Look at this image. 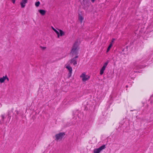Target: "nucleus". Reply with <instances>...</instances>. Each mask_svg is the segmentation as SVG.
<instances>
[{
    "label": "nucleus",
    "instance_id": "nucleus-1",
    "mask_svg": "<svg viewBox=\"0 0 153 153\" xmlns=\"http://www.w3.org/2000/svg\"><path fill=\"white\" fill-rule=\"evenodd\" d=\"M79 43L78 42H76L74 43L72 49L71 54L73 55L77 54V52L79 49L78 47Z\"/></svg>",
    "mask_w": 153,
    "mask_h": 153
},
{
    "label": "nucleus",
    "instance_id": "nucleus-2",
    "mask_svg": "<svg viewBox=\"0 0 153 153\" xmlns=\"http://www.w3.org/2000/svg\"><path fill=\"white\" fill-rule=\"evenodd\" d=\"M80 77L82 78V81L83 82H85L88 80L90 77V76L88 75H87L85 72L82 73Z\"/></svg>",
    "mask_w": 153,
    "mask_h": 153
},
{
    "label": "nucleus",
    "instance_id": "nucleus-3",
    "mask_svg": "<svg viewBox=\"0 0 153 153\" xmlns=\"http://www.w3.org/2000/svg\"><path fill=\"white\" fill-rule=\"evenodd\" d=\"M65 67L69 71V73L68 74V78H69L71 76V74L72 71V67H71L69 64H66L65 65Z\"/></svg>",
    "mask_w": 153,
    "mask_h": 153
},
{
    "label": "nucleus",
    "instance_id": "nucleus-4",
    "mask_svg": "<svg viewBox=\"0 0 153 153\" xmlns=\"http://www.w3.org/2000/svg\"><path fill=\"white\" fill-rule=\"evenodd\" d=\"M65 133L63 132L60 133L56 135V140H61L63 137L65 135Z\"/></svg>",
    "mask_w": 153,
    "mask_h": 153
},
{
    "label": "nucleus",
    "instance_id": "nucleus-5",
    "mask_svg": "<svg viewBox=\"0 0 153 153\" xmlns=\"http://www.w3.org/2000/svg\"><path fill=\"white\" fill-rule=\"evenodd\" d=\"M108 64V62H107L104 63L103 66L100 69V75H102L103 74L104 71L105 70Z\"/></svg>",
    "mask_w": 153,
    "mask_h": 153
},
{
    "label": "nucleus",
    "instance_id": "nucleus-6",
    "mask_svg": "<svg viewBox=\"0 0 153 153\" xmlns=\"http://www.w3.org/2000/svg\"><path fill=\"white\" fill-rule=\"evenodd\" d=\"M105 148V145L102 146L98 148L95 149L94 150V153H100L102 150L104 149Z\"/></svg>",
    "mask_w": 153,
    "mask_h": 153
},
{
    "label": "nucleus",
    "instance_id": "nucleus-7",
    "mask_svg": "<svg viewBox=\"0 0 153 153\" xmlns=\"http://www.w3.org/2000/svg\"><path fill=\"white\" fill-rule=\"evenodd\" d=\"M78 57V56H76L75 57L73 58L70 61V63L73 64L74 65L77 64V61L76 58Z\"/></svg>",
    "mask_w": 153,
    "mask_h": 153
},
{
    "label": "nucleus",
    "instance_id": "nucleus-8",
    "mask_svg": "<svg viewBox=\"0 0 153 153\" xmlns=\"http://www.w3.org/2000/svg\"><path fill=\"white\" fill-rule=\"evenodd\" d=\"M28 0H22L20 4L22 8H24L25 6V4L27 2Z\"/></svg>",
    "mask_w": 153,
    "mask_h": 153
},
{
    "label": "nucleus",
    "instance_id": "nucleus-9",
    "mask_svg": "<svg viewBox=\"0 0 153 153\" xmlns=\"http://www.w3.org/2000/svg\"><path fill=\"white\" fill-rule=\"evenodd\" d=\"M38 11L42 16L44 15L46 13V11L44 10H39Z\"/></svg>",
    "mask_w": 153,
    "mask_h": 153
},
{
    "label": "nucleus",
    "instance_id": "nucleus-10",
    "mask_svg": "<svg viewBox=\"0 0 153 153\" xmlns=\"http://www.w3.org/2000/svg\"><path fill=\"white\" fill-rule=\"evenodd\" d=\"M5 80V76H3L2 77L0 78V83H3L4 82Z\"/></svg>",
    "mask_w": 153,
    "mask_h": 153
},
{
    "label": "nucleus",
    "instance_id": "nucleus-11",
    "mask_svg": "<svg viewBox=\"0 0 153 153\" xmlns=\"http://www.w3.org/2000/svg\"><path fill=\"white\" fill-rule=\"evenodd\" d=\"M79 20L80 21L81 23H82L84 20V17L81 15H79Z\"/></svg>",
    "mask_w": 153,
    "mask_h": 153
},
{
    "label": "nucleus",
    "instance_id": "nucleus-12",
    "mask_svg": "<svg viewBox=\"0 0 153 153\" xmlns=\"http://www.w3.org/2000/svg\"><path fill=\"white\" fill-rule=\"evenodd\" d=\"M112 43H111L107 49V51H106L107 52H108L110 50V49L111 48V47H112Z\"/></svg>",
    "mask_w": 153,
    "mask_h": 153
},
{
    "label": "nucleus",
    "instance_id": "nucleus-13",
    "mask_svg": "<svg viewBox=\"0 0 153 153\" xmlns=\"http://www.w3.org/2000/svg\"><path fill=\"white\" fill-rule=\"evenodd\" d=\"M58 30L59 32V33H60V36H61L65 35V33L62 30Z\"/></svg>",
    "mask_w": 153,
    "mask_h": 153
},
{
    "label": "nucleus",
    "instance_id": "nucleus-14",
    "mask_svg": "<svg viewBox=\"0 0 153 153\" xmlns=\"http://www.w3.org/2000/svg\"><path fill=\"white\" fill-rule=\"evenodd\" d=\"M40 4V2L39 1H38L35 3V5L36 7H38L39 6Z\"/></svg>",
    "mask_w": 153,
    "mask_h": 153
},
{
    "label": "nucleus",
    "instance_id": "nucleus-15",
    "mask_svg": "<svg viewBox=\"0 0 153 153\" xmlns=\"http://www.w3.org/2000/svg\"><path fill=\"white\" fill-rule=\"evenodd\" d=\"M78 111L77 110H74L73 111V114H77L78 113Z\"/></svg>",
    "mask_w": 153,
    "mask_h": 153
},
{
    "label": "nucleus",
    "instance_id": "nucleus-16",
    "mask_svg": "<svg viewBox=\"0 0 153 153\" xmlns=\"http://www.w3.org/2000/svg\"><path fill=\"white\" fill-rule=\"evenodd\" d=\"M5 80L7 79L8 81H9V79L7 75L5 76Z\"/></svg>",
    "mask_w": 153,
    "mask_h": 153
},
{
    "label": "nucleus",
    "instance_id": "nucleus-17",
    "mask_svg": "<svg viewBox=\"0 0 153 153\" xmlns=\"http://www.w3.org/2000/svg\"><path fill=\"white\" fill-rule=\"evenodd\" d=\"M54 31L57 34H58V33H59V31L57 30L56 29L55 30H54Z\"/></svg>",
    "mask_w": 153,
    "mask_h": 153
},
{
    "label": "nucleus",
    "instance_id": "nucleus-18",
    "mask_svg": "<svg viewBox=\"0 0 153 153\" xmlns=\"http://www.w3.org/2000/svg\"><path fill=\"white\" fill-rule=\"evenodd\" d=\"M114 40H115V39L114 38H113L112 39L111 42V43H112V45H113V43L114 42Z\"/></svg>",
    "mask_w": 153,
    "mask_h": 153
},
{
    "label": "nucleus",
    "instance_id": "nucleus-19",
    "mask_svg": "<svg viewBox=\"0 0 153 153\" xmlns=\"http://www.w3.org/2000/svg\"><path fill=\"white\" fill-rule=\"evenodd\" d=\"M11 1H12V2L14 4H15V1H16V0H11Z\"/></svg>",
    "mask_w": 153,
    "mask_h": 153
},
{
    "label": "nucleus",
    "instance_id": "nucleus-20",
    "mask_svg": "<svg viewBox=\"0 0 153 153\" xmlns=\"http://www.w3.org/2000/svg\"><path fill=\"white\" fill-rule=\"evenodd\" d=\"M58 38H59L60 35L59 33H58V34H57Z\"/></svg>",
    "mask_w": 153,
    "mask_h": 153
},
{
    "label": "nucleus",
    "instance_id": "nucleus-21",
    "mask_svg": "<svg viewBox=\"0 0 153 153\" xmlns=\"http://www.w3.org/2000/svg\"><path fill=\"white\" fill-rule=\"evenodd\" d=\"M52 29L54 30H54H56V29H55L53 27H52Z\"/></svg>",
    "mask_w": 153,
    "mask_h": 153
},
{
    "label": "nucleus",
    "instance_id": "nucleus-22",
    "mask_svg": "<svg viewBox=\"0 0 153 153\" xmlns=\"http://www.w3.org/2000/svg\"><path fill=\"white\" fill-rule=\"evenodd\" d=\"M95 1V0H91V1L93 2H94V1Z\"/></svg>",
    "mask_w": 153,
    "mask_h": 153
},
{
    "label": "nucleus",
    "instance_id": "nucleus-23",
    "mask_svg": "<svg viewBox=\"0 0 153 153\" xmlns=\"http://www.w3.org/2000/svg\"><path fill=\"white\" fill-rule=\"evenodd\" d=\"M8 114H12V113L10 112V113H8Z\"/></svg>",
    "mask_w": 153,
    "mask_h": 153
},
{
    "label": "nucleus",
    "instance_id": "nucleus-24",
    "mask_svg": "<svg viewBox=\"0 0 153 153\" xmlns=\"http://www.w3.org/2000/svg\"><path fill=\"white\" fill-rule=\"evenodd\" d=\"M127 87H128L127 85H126V87L127 88Z\"/></svg>",
    "mask_w": 153,
    "mask_h": 153
}]
</instances>
